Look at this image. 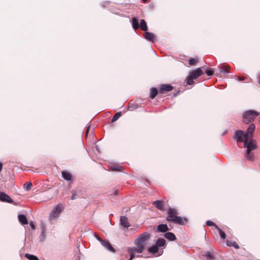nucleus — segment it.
Instances as JSON below:
<instances>
[{
  "label": "nucleus",
  "instance_id": "obj_24",
  "mask_svg": "<svg viewBox=\"0 0 260 260\" xmlns=\"http://www.w3.org/2000/svg\"><path fill=\"white\" fill-rule=\"evenodd\" d=\"M158 91L157 88L152 87L150 88V97L151 99H154L157 95Z\"/></svg>",
  "mask_w": 260,
  "mask_h": 260
},
{
  "label": "nucleus",
  "instance_id": "obj_27",
  "mask_svg": "<svg viewBox=\"0 0 260 260\" xmlns=\"http://www.w3.org/2000/svg\"><path fill=\"white\" fill-rule=\"evenodd\" d=\"M135 244L137 247L141 248L143 250L145 248V243L137 239L135 241Z\"/></svg>",
  "mask_w": 260,
  "mask_h": 260
},
{
  "label": "nucleus",
  "instance_id": "obj_6",
  "mask_svg": "<svg viewBox=\"0 0 260 260\" xmlns=\"http://www.w3.org/2000/svg\"><path fill=\"white\" fill-rule=\"evenodd\" d=\"M168 221L173 222L176 224L183 225L186 223V220L185 218L182 217L181 216H176L172 219H168Z\"/></svg>",
  "mask_w": 260,
  "mask_h": 260
},
{
  "label": "nucleus",
  "instance_id": "obj_12",
  "mask_svg": "<svg viewBox=\"0 0 260 260\" xmlns=\"http://www.w3.org/2000/svg\"><path fill=\"white\" fill-rule=\"evenodd\" d=\"M202 256L208 260H214L215 258V255L214 252L210 251L203 252Z\"/></svg>",
  "mask_w": 260,
  "mask_h": 260
},
{
  "label": "nucleus",
  "instance_id": "obj_29",
  "mask_svg": "<svg viewBox=\"0 0 260 260\" xmlns=\"http://www.w3.org/2000/svg\"><path fill=\"white\" fill-rule=\"evenodd\" d=\"M110 170L113 171H121L123 170V167L118 165H114L110 167Z\"/></svg>",
  "mask_w": 260,
  "mask_h": 260
},
{
  "label": "nucleus",
  "instance_id": "obj_45",
  "mask_svg": "<svg viewBox=\"0 0 260 260\" xmlns=\"http://www.w3.org/2000/svg\"><path fill=\"white\" fill-rule=\"evenodd\" d=\"M90 126L89 125L87 127V129H86V135L88 134V133H89V129H90Z\"/></svg>",
  "mask_w": 260,
  "mask_h": 260
},
{
  "label": "nucleus",
  "instance_id": "obj_7",
  "mask_svg": "<svg viewBox=\"0 0 260 260\" xmlns=\"http://www.w3.org/2000/svg\"><path fill=\"white\" fill-rule=\"evenodd\" d=\"M167 213L168 215L166 218V220L168 221V219L173 218L174 217H175L178 214V210L170 207L167 211Z\"/></svg>",
  "mask_w": 260,
  "mask_h": 260
},
{
  "label": "nucleus",
  "instance_id": "obj_11",
  "mask_svg": "<svg viewBox=\"0 0 260 260\" xmlns=\"http://www.w3.org/2000/svg\"><path fill=\"white\" fill-rule=\"evenodd\" d=\"M101 244L108 251L114 253L115 252V249L112 247V245L108 241L103 240V242H100Z\"/></svg>",
  "mask_w": 260,
  "mask_h": 260
},
{
  "label": "nucleus",
  "instance_id": "obj_13",
  "mask_svg": "<svg viewBox=\"0 0 260 260\" xmlns=\"http://www.w3.org/2000/svg\"><path fill=\"white\" fill-rule=\"evenodd\" d=\"M120 224L124 228H128L129 226V223L128 221V218L125 216H121L120 218Z\"/></svg>",
  "mask_w": 260,
  "mask_h": 260
},
{
  "label": "nucleus",
  "instance_id": "obj_8",
  "mask_svg": "<svg viewBox=\"0 0 260 260\" xmlns=\"http://www.w3.org/2000/svg\"><path fill=\"white\" fill-rule=\"evenodd\" d=\"M0 201L3 202H7L9 203H13V200L10 197L4 192L0 191Z\"/></svg>",
  "mask_w": 260,
  "mask_h": 260
},
{
  "label": "nucleus",
  "instance_id": "obj_28",
  "mask_svg": "<svg viewBox=\"0 0 260 260\" xmlns=\"http://www.w3.org/2000/svg\"><path fill=\"white\" fill-rule=\"evenodd\" d=\"M46 238V234H45V225H43L42 226V232L41 235L39 237V239L41 242H43Z\"/></svg>",
  "mask_w": 260,
  "mask_h": 260
},
{
  "label": "nucleus",
  "instance_id": "obj_41",
  "mask_svg": "<svg viewBox=\"0 0 260 260\" xmlns=\"http://www.w3.org/2000/svg\"><path fill=\"white\" fill-rule=\"evenodd\" d=\"M71 193H72L71 200H74L76 198L77 191L76 190H72L71 191Z\"/></svg>",
  "mask_w": 260,
  "mask_h": 260
},
{
  "label": "nucleus",
  "instance_id": "obj_39",
  "mask_svg": "<svg viewBox=\"0 0 260 260\" xmlns=\"http://www.w3.org/2000/svg\"><path fill=\"white\" fill-rule=\"evenodd\" d=\"M127 251L130 254V257L128 260H132L136 256L137 257L140 256L139 255H136L135 253H133V252H131L129 250H127Z\"/></svg>",
  "mask_w": 260,
  "mask_h": 260
},
{
  "label": "nucleus",
  "instance_id": "obj_48",
  "mask_svg": "<svg viewBox=\"0 0 260 260\" xmlns=\"http://www.w3.org/2000/svg\"><path fill=\"white\" fill-rule=\"evenodd\" d=\"M114 193L115 195H116L117 194V191L115 190Z\"/></svg>",
  "mask_w": 260,
  "mask_h": 260
},
{
  "label": "nucleus",
  "instance_id": "obj_47",
  "mask_svg": "<svg viewBox=\"0 0 260 260\" xmlns=\"http://www.w3.org/2000/svg\"><path fill=\"white\" fill-rule=\"evenodd\" d=\"M179 92H180V91H178L176 92H175L174 93V94H173V96H175V97L176 96L178 95V94L179 93Z\"/></svg>",
  "mask_w": 260,
  "mask_h": 260
},
{
  "label": "nucleus",
  "instance_id": "obj_32",
  "mask_svg": "<svg viewBox=\"0 0 260 260\" xmlns=\"http://www.w3.org/2000/svg\"><path fill=\"white\" fill-rule=\"evenodd\" d=\"M25 257L29 260H39V258L37 256L33 254L26 253L25 254Z\"/></svg>",
  "mask_w": 260,
  "mask_h": 260
},
{
  "label": "nucleus",
  "instance_id": "obj_9",
  "mask_svg": "<svg viewBox=\"0 0 260 260\" xmlns=\"http://www.w3.org/2000/svg\"><path fill=\"white\" fill-rule=\"evenodd\" d=\"M203 74V72L201 68H198L196 70L191 71L189 75L192 78L196 79Z\"/></svg>",
  "mask_w": 260,
  "mask_h": 260
},
{
  "label": "nucleus",
  "instance_id": "obj_20",
  "mask_svg": "<svg viewBox=\"0 0 260 260\" xmlns=\"http://www.w3.org/2000/svg\"><path fill=\"white\" fill-rule=\"evenodd\" d=\"M18 218L19 222L22 225H25L28 223L27 219L25 215L19 214L18 216Z\"/></svg>",
  "mask_w": 260,
  "mask_h": 260
},
{
  "label": "nucleus",
  "instance_id": "obj_30",
  "mask_svg": "<svg viewBox=\"0 0 260 260\" xmlns=\"http://www.w3.org/2000/svg\"><path fill=\"white\" fill-rule=\"evenodd\" d=\"M218 68H219L220 72L222 73L224 75L229 73V71L228 70L229 67L228 66H221L220 67H218Z\"/></svg>",
  "mask_w": 260,
  "mask_h": 260
},
{
  "label": "nucleus",
  "instance_id": "obj_42",
  "mask_svg": "<svg viewBox=\"0 0 260 260\" xmlns=\"http://www.w3.org/2000/svg\"><path fill=\"white\" fill-rule=\"evenodd\" d=\"M94 238L97 239L100 242H103V239L96 234H94Z\"/></svg>",
  "mask_w": 260,
  "mask_h": 260
},
{
  "label": "nucleus",
  "instance_id": "obj_22",
  "mask_svg": "<svg viewBox=\"0 0 260 260\" xmlns=\"http://www.w3.org/2000/svg\"><path fill=\"white\" fill-rule=\"evenodd\" d=\"M153 204L159 210H162L164 209V203L162 201H155L153 202Z\"/></svg>",
  "mask_w": 260,
  "mask_h": 260
},
{
  "label": "nucleus",
  "instance_id": "obj_34",
  "mask_svg": "<svg viewBox=\"0 0 260 260\" xmlns=\"http://www.w3.org/2000/svg\"><path fill=\"white\" fill-rule=\"evenodd\" d=\"M32 184L30 182H27L24 184V188L26 191H29L31 189Z\"/></svg>",
  "mask_w": 260,
  "mask_h": 260
},
{
  "label": "nucleus",
  "instance_id": "obj_35",
  "mask_svg": "<svg viewBox=\"0 0 260 260\" xmlns=\"http://www.w3.org/2000/svg\"><path fill=\"white\" fill-rule=\"evenodd\" d=\"M194 79L192 78L190 76H188L186 77V84L187 85H192L194 83Z\"/></svg>",
  "mask_w": 260,
  "mask_h": 260
},
{
  "label": "nucleus",
  "instance_id": "obj_31",
  "mask_svg": "<svg viewBox=\"0 0 260 260\" xmlns=\"http://www.w3.org/2000/svg\"><path fill=\"white\" fill-rule=\"evenodd\" d=\"M216 230L218 232V234L220 238L222 239H225L226 238L225 233L222 231L218 226H216Z\"/></svg>",
  "mask_w": 260,
  "mask_h": 260
},
{
  "label": "nucleus",
  "instance_id": "obj_25",
  "mask_svg": "<svg viewBox=\"0 0 260 260\" xmlns=\"http://www.w3.org/2000/svg\"><path fill=\"white\" fill-rule=\"evenodd\" d=\"M166 244V240L164 238H159L156 241L155 245L158 247L164 246Z\"/></svg>",
  "mask_w": 260,
  "mask_h": 260
},
{
  "label": "nucleus",
  "instance_id": "obj_14",
  "mask_svg": "<svg viewBox=\"0 0 260 260\" xmlns=\"http://www.w3.org/2000/svg\"><path fill=\"white\" fill-rule=\"evenodd\" d=\"M255 126L254 124L251 123L247 129V132L246 134H248L249 138L251 139L253 137V132L255 130Z\"/></svg>",
  "mask_w": 260,
  "mask_h": 260
},
{
  "label": "nucleus",
  "instance_id": "obj_3",
  "mask_svg": "<svg viewBox=\"0 0 260 260\" xmlns=\"http://www.w3.org/2000/svg\"><path fill=\"white\" fill-rule=\"evenodd\" d=\"M233 139L238 142H244V143L245 142L250 140L249 138L248 134H246L244 131L242 130L236 131Z\"/></svg>",
  "mask_w": 260,
  "mask_h": 260
},
{
  "label": "nucleus",
  "instance_id": "obj_4",
  "mask_svg": "<svg viewBox=\"0 0 260 260\" xmlns=\"http://www.w3.org/2000/svg\"><path fill=\"white\" fill-rule=\"evenodd\" d=\"M64 207L63 204H58L50 212L49 219L50 220H54L56 219L59 217Z\"/></svg>",
  "mask_w": 260,
  "mask_h": 260
},
{
  "label": "nucleus",
  "instance_id": "obj_5",
  "mask_svg": "<svg viewBox=\"0 0 260 260\" xmlns=\"http://www.w3.org/2000/svg\"><path fill=\"white\" fill-rule=\"evenodd\" d=\"M148 251L149 252L155 256H159L162 255L164 252L162 249H159V247L156 245H153L150 247L148 248Z\"/></svg>",
  "mask_w": 260,
  "mask_h": 260
},
{
  "label": "nucleus",
  "instance_id": "obj_17",
  "mask_svg": "<svg viewBox=\"0 0 260 260\" xmlns=\"http://www.w3.org/2000/svg\"><path fill=\"white\" fill-rule=\"evenodd\" d=\"M144 36L148 41L152 42H154L155 36L153 33L146 31H145Z\"/></svg>",
  "mask_w": 260,
  "mask_h": 260
},
{
  "label": "nucleus",
  "instance_id": "obj_40",
  "mask_svg": "<svg viewBox=\"0 0 260 260\" xmlns=\"http://www.w3.org/2000/svg\"><path fill=\"white\" fill-rule=\"evenodd\" d=\"M197 59L193 58H190L189 59V64L190 66H194L197 62Z\"/></svg>",
  "mask_w": 260,
  "mask_h": 260
},
{
  "label": "nucleus",
  "instance_id": "obj_36",
  "mask_svg": "<svg viewBox=\"0 0 260 260\" xmlns=\"http://www.w3.org/2000/svg\"><path fill=\"white\" fill-rule=\"evenodd\" d=\"M205 74L209 76H212L213 74V70L212 69H207L205 70Z\"/></svg>",
  "mask_w": 260,
  "mask_h": 260
},
{
  "label": "nucleus",
  "instance_id": "obj_44",
  "mask_svg": "<svg viewBox=\"0 0 260 260\" xmlns=\"http://www.w3.org/2000/svg\"><path fill=\"white\" fill-rule=\"evenodd\" d=\"M237 79L239 81H243L245 79V78L244 77H237Z\"/></svg>",
  "mask_w": 260,
  "mask_h": 260
},
{
  "label": "nucleus",
  "instance_id": "obj_43",
  "mask_svg": "<svg viewBox=\"0 0 260 260\" xmlns=\"http://www.w3.org/2000/svg\"><path fill=\"white\" fill-rule=\"evenodd\" d=\"M29 225L31 230H34L36 226L35 223L34 222H30Z\"/></svg>",
  "mask_w": 260,
  "mask_h": 260
},
{
  "label": "nucleus",
  "instance_id": "obj_16",
  "mask_svg": "<svg viewBox=\"0 0 260 260\" xmlns=\"http://www.w3.org/2000/svg\"><path fill=\"white\" fill-rule=\"evenodd\" d=\"M61 176L65 180L67 181H71L72 180V175L68 171H62L61 172Z\"/></svg>",
  "mask_w": 260,
  "mask_h": 260
},
{
  "label": "nucleus",
  "instance_id": "obj_15",
  "mask_svg": "<svg viewBox=\"0 0 260 260\" xmlns=\"http://www.w3.org/2000/svg\"><path fill=\"white\" fill-rule=\"evenodd\" d=\"M169 231V229L166 224H160L157 225L156 231L160 233H165Z\"/></svg>",
  "mask_w": 260,
  "mask_h": 260
},
{
  "label": "nucleus",
  "instance_id": "obj_46",
  "mask_svg": "<svg viewBox=\"0 0 260 260\" xmlns=\"http://www.w3.org/2000/svg\"><path fill=\"white\" fill-rule=\"evenodd\" d=\"M3 169V164L0 162V173L1 172Z\"/></svg>",
  "mask_w": 260,
  "mask_h": 260
},
{
  "label": "nucleus",
  "instance_id": "obj_2",
  "mask_svg": "<svg viewBox=\"0 0 260 260\" xmlns=\"http://www.w3.org/2000/svg\"><path fill=\"white\" fill-rule=\"evenodd\" d=\"M244 147L247 148L245 154L246 158L249 160H252L253 159V156L251 153V151L256 148V145L253 143L251 139L249 141L245 142Z\"/></svg>",
  "mask_w": 260,
  "mask_h": 260
},
{
  "label": "nucleus",
  "instance_id": "obj_1",
  "mask_svg": "<svg viewBox=\"0 0 260 260\" xmlns=\"http://www.w3.org/2000/svg\"><path fill=\"white\" fill-rule=\"evenodd\" d=\"M259 115V113L256 111L250 110L244 112L242 114L243 121L248 124L252 122Z\"/></svg>",
  "mask_w": 260,
  "mask_h": 260
},
{
  "label": "nucleus",
  "instance_id": "obj_33",
  "mask_svg": "<svg viewBox=\"0 0 260 260\" xmlns=\"http://www.w3.org/2000/svg\"><path fill=\"white\" fill-rule=\"evenodd\" d=\"M122 113L121 112H117L112 117L111 122H114L116 121L121 116Z\"/></svg>",
  "mask_w": 260,
  "mask_h": 260
},
{
  "label": "nucleus",
  "instance_id": "obj_21",
  "mask_svg": "<svg viewBox=\"0 0 260 260\" xmlns=\"http://www.w3.org/2000/svg\"><path fill=\"white\" fill-rule=\"evenodd\" d=\"M164 237L168 240L173 241L176 239L175 234L172 232H167L164 234Z\"/></svg>",
  "mask_w": 260,
  "mask_h": 260
},
{
  "label": "nucleus",
  "instance_id": "obj_18",
  "mask_svg": "<svg viewBox=\"0 0 260 260\" xmlns=\"http://www.w3.org/2000/svg\"><path fill=\"white\" fill-rule=\"evenodd\" d=\"M131 23L132 24V26L133 29L135 30H136L139 28V20L138 18L136 17H133L131 19Z\"/></svg>",
  "mask_w": 260,
  "mask_h": 260
},
{
  "label": "nucleus",
  "instance_id": "obj_10",
  "mask_svg": "<svg viewBox=\"0 0 260 260\" xmlns=\"http://www.w3.org/2000/svg\"><path fill=\"white\" fill-rule=\"evenodd\" d=\"M173 89V87L171 84H161L159 88V92L163 93L167 91H171Z\"/></svg>",
  "mask_w": 260,
  "mask_h": 260
},
{
  "label": "nucleus",
  "instance_id": "obj_19",
  "mask_svg": "<svg viewBox=\"0 0 260 260\" xmlns=\"http://www.w3.org/2000/svg\"><path fill=\"white\" fill-rule=\"evenodd\" d=\"M149 237L150 234L147 232H145L140 234L138 239L145 243L146 241L149 239Z\"/></svg>",
  "mask_w": 260,
  "mask_h": 260
},
{
  "label": "nucleus",
  "instance_id": "obj_23",
  "mask_svg": "<svg viewBox=\"0 0 260 260\" xmlns=\"http://www.w3.org/2000/svg\"><path fill=\"white\" fill-rule=\"evenodd\" d=\"M139 28H140L142 30L144 31H146L148 30V27L146 24V22L144 19H141L140 20V22L139 23Z\"/></svg>",
  "mask_w": 260,
  "mask_h": 260
},
{
  "label": "nucleus",
  "instance_id": "obj_26",
  "mask_svg": "<svg viewBox=\"0 0 260 260\" xmlns=\"http://www.w3.org/2000/svg\"><path fill=\"white\" fill-rule=\"evenodd\" d=\"M127 250H129L131 252H133L134 253H141L143 252V250L138 247H128Z\"/></svg>",
  "mask_w": 260,
  "mask_h": 260
},
{
  "label": "nucleus",
  "instance_id": "obj_37",
  "mask_svg": "<svg viewBox=\"0 0 260 260\" xmlns=\"http://www.w3.org/2000/svg\"><path fill=\"white\" fill-rule=\"evenodd\" d=\"M228 245H229V246H233L234 247H235L236 249H239V246L238 245V244L235 241H232L230 242V244H228Z\"/></svg>",
  "mask_w": 260,
  "mask_h": 260
},
{
  "label": "nucleus",
  "instance_id": "obj_38",
  "mask_svg": "<svg viewBox=\"0 0 260 260\" xmlns=\"http://www.w3.org/2000/svg\"><path fill=\"white\" fill-rule=\"evenodd\" d=\"M206 224H207V225H208L209 226H214L215 229H216V226H218L214 222H213V221H210V220L207 221Z\"/></svg>",
  "mask_w": 260,
  "mask_h": 260
}]
</instances>
